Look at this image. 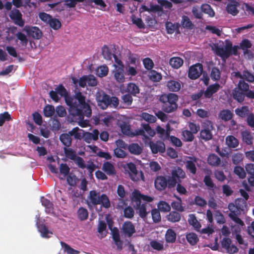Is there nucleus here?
<instances>
[{
	"label": "nucleus",
	"instance_id": "nucleus-1",
	"mask_svg": "<svg viewBox=\"0 0 254 254\" xmlns=\"http://www.w3.org/2000/svg\"><path fill=\"white\" fill-rule=\"evenodd\" d=\"M56 91L61 97H64L66 104L69 107V112L72 116L79 115L82 113L81 108L84 109V114L89 116L91 114V108L89 101L86 102L85 97L80 92H76L73 97L67 96L64 87L59 85L55 89Z\"/></svg>",
	"mask_w": 254,
	"mask_h": 254
},
{
	"label": "nucleus",
	"instance_id": "nucleus-2",
	"mask_svg": "<svg viewBox=\"0 0 254 254\" xmlns=\"http://www.w3.org/2000/svg\"><path fill=\"white\" fill-rule=\"evenodd\" d=\"M131 198L132 202L135 203V209L139 216L142 218L146 217L148 214L146 209V205L144 204H141V200H142L147 202H150L154 200V198L151 196L142 194L138 190H134L132 192Z\"/></svg>",
	"mask_w": 254,
	"mask_h": 254
},
{
	"label": "nucleus",
	"instance_id": "nucleus-3",
	"mask_svg": "<svg viewBox=\"0 0 254 254\" xmlns=\"http://www.w3.org/2000/svg\"><path fill=\"white\" fill-rule=\"evenodd\" d=\"M160 101L163 104L162 109L166 113H170L175 111L178 108V96L174 93L163 94L159 98Z\"/></svg>",
	"mask_w": 254,
	"mask_h": 254
},
{
	"label": "nucleus",
	"instance_id": "nucleus-4",
	"mask_svg": "<svg viewBox=\"0 0 254 254\" xmlns=\"http://www.w3.org/2000/svg\"><path fill=\"white\" fill-rule=\"evenodd\" d=\"M87 203L89 205L92 204L96 205L101 204L102 206L108 208L111 206L110 201L105 194L100 195L99 192L95 190H91L89 192L87 197Z\"/></svg>",
	"mask_w": 254,
	"mask_h": 254
},
{
	"label": "nucleus",
	"instance_id": "nucleus-5",
	"mask_svg": "<svg viewBox=\"0 0 254 254\" xmlns=\"http://www.w3.org/2000/svg\"><path fill=\"white\" fill-rule=\"evenodd\" d=\"M212 50L222 59H227L231 54L232 43L229 40L219 42L212 47Z\"/></svg>",
	"mask_w": 254,
	"mask_h": 254
},
{
	"label": "nucleus",
	"instance_id": "nucleus-6",
	"mask_svg": "<svg viewBox=\"0 0 254 254\" xmlns=\"http://www.w3.org/2000/svg\"><path fill=\"white\" fill-rule=\"evenodd\" d=\"M72 80L75 85L77 86L78 84L82 87H85L86 85L90 86H95L98 83L96 78L93 75H84L79 79L73 77Z\"/></svg>",
	"mask_w": 254,
	"mask_h": 254
},
{
	"label": "nucleus",
	"instance_id": "nucleus-7",
	"mask_svg": "<svg viewBox=\"0 0 254 254\" xmlns=\"http://www.w3.org/2000/svg\"><path fill=\"white\" fill-rule=\"evenodd\" d=\"M172 177L168 180V187H174L177 183H180L181 180L186 178L185 172L180 168H174L172 171Z\"/></svg>",
	"mask_w": 254,
	"mask_h": 254
},
{
	"label": "nucleus",
	"instance_id": "nucleus-8",
	"mask_svg": "<svg viewBox=\"0 0 254 254\" xmlns=\"http://www.w3.org/2000/svg\"><path fill=\"white\" fill-rule=\"evenodd\" d=\"M141 128L135 130L134 135H142L143 140H146L148 137H153L156 134V131L148 124H142Z\"/></svg>",
	"mask_w": 254,
	"mask_h": 254
},
{
	"label": "nucleus",
	"instance_id": "nucleus-9",
	"mask_svg": "<svg viewBox=\"0 0 254 254\" xmlns=\"http://www.w3.org/2000/svg\"><path fill=\"white\" fill-rule=\"evenodd\" d=\"M202 129L200 132V137L205 141L210 140L212 137L211 130L213 129V124L209 121H206L202 124Z\"/></svg>",
	"mask_w": 254,
	"mask_h": 254
},
{
	"label": "nucleus",
	"instance_id": "nucleus-10",
	"mask_svg": "<svg viewBox=\"0 0 254 254\" xmlns=\"http://www.w3.org/2000/svg\"><path fill=\"white\" fill-rule=\"evenodd\" d=\"M95 98L98 106L101 109H105L109 106V96L103 91L99 90L95 94Z\"/></svg>",
	"mask_w": 254,
	"mask_h": 254
},
{
	"label": "nucleus",
	"instance_id": "nucleus-11",
	"mask_svg": "<svg viewBox=\"0 0 254 254\" xmlns=\"http://www.w3.org/2000/svg\"><path fill=\"white\" fill-rule=\"evenodd\" d=\"M127 168L128 169V173L130 178L133 181H138L140 180H144V177L142 171H138L136 170L135 165L132 163H129L127 164Z\"/></svg>",
	"mask_w": 254,
	"mask_h": 254
},
{
	"label": "nucleus",
	"instance_id": "nucleus-12",
	"mask_svg": "<svg viewBox=\"0 0 254 254\" xmlns=\"http://www.w3.org/2000/svg\"><path fill=\"white\" fill-rule=\"evenodd\" d=\"M221 246L225 252L229 254H234L238 252V248L232 244L231 239L224 237L221 241Z\"/></svg>",
	"mask_w": 254,
	"mask_h": 254
},
{
	"label": "nucleus",
	"instance_id": "nucleus-13",
	"mask_svg": "<svg viewBox=\"0 0 254 254\" xmlns=\"http://www.w3.org/2000/svg\"><path fill=\"white\" fill-rule=\"evenodd\" d=\"M228 208L231 212L229 214L231 219L240 226H243L244 225V222L237 216V214L240 212V209L233 203L229 204Z\"/></svg>",
	"mask_w": 254,
	"mask_h": 254
},
{
	"label": "nucleus",
	"instance_id": "nucleus-14",
	"mask_svg": "<svg viewBox=\"0 0 254 254\" xmlns=\"http://www.w3.org/2000/svg\"><path fill=\"white\" fill-rule=\"evenodd\" d=\"M114 69L112 72L114 78L118 83H123L126 81L125 71L123 66H117L116 64H114Z\"/></svg>",
	"mask_w": 254,
	"mask_h": 254
},
{
	"label": "nucleus",
	"instance_id": "nucleus-15",
	"mask_svg": "<svg viewBox=\"0 0 254 254\" xmlns=\"http://www.w3.org/2000/svg\"><path fill=\"white\" fill-rule=\"evenodd\" d=\"M201 161L199 160L195 157H187L185 164L186 166V168L188 169L190 172L193 174H195L196 171V168L195 167V164H197V166L200 165Z\"/></svg>",
	"mask_w": 254,
	"mask_h": 254
},
{
	"label": "nucleus",
	"instance_id": "nucleus-16",
	"mask_svg": "<svg viewBox=\"0 0 254 254\" xmlns=\"http://www.w3.org/2000/svg\"><path fill=\"white\" fill-rule=\"evenodd\" d=\"M202 69V66L200 64L191 66L189 70V77L192 79L197 78L201 75Z\"/></svg>",
	"mask_w": 254,
	"mask_h": 254
},
{
	"label": "nucleus",
	"instance_id": "nucleus-17",
	"mask_svg": "<svg viewBox=\"0 0 254 254\" xmlns=\"http://www.w3.org/2000/svg\"><path fill=\"white\" fill-rule=\"evenodd\" d=\"M149 147L153 154L157 153H164L166 150L165 144L161 141H157L156 142L150 141Z\"/></svg>",
	"mask_w": 254,
	"mask_h": 254
},
{
	"label": "nucleus",
	"instance_id": "nucleus-18",
	"mask_svg": "<svg viewBox=\"0 0 254 254\" xmlns=\"http://www.w3.org/2000/svg\"><path fill=\"white\" fill-rule=\"evenodd\" d=\"M120 89L122 93L128 92L133 95H135L139 92L138 87L133 83L127 84V87L122 84L120 85Z\"/></svg>",
	"mask_w": 254,
	"mask_h": 254
},
{
	"label": "nucleus",
	"instance_id": "nucleus-19",
	"mask_svg": "<svg viewBox=\"0 0 254 254\" xmlns=\"http://www.w3.org/2000/svg\"><path fill=\"white\" fill-rule=\"evenodd\" d=\"M23 31L26 32L29 36L36 39H40L42 35V32L37 27H30L26 26L24 29Z\"/></svg>",
	"mask_w": 254,
	"mask_h": 254
},
{
	"label": "nucleus",
	"instance_id": "nucleus-20",
	"mask_svg": "<svg viewBox=\"0 0 254 254\" xmlns=\"http://www.w3.org/2000/svg\"><path fill=\"white\" fill-rule=\"evenodd\" d=\"M9 17L14 21L15 24L22 27L24 25V21L22 18V14L17 9L12 10L10 14Z\"/></svg>",
	"mask_w": 254,
	"mask_h": 254
},
{
	"label": "nucleus",
	"instance_id": "nucleus-21",
	"mask_svg": "<svg viewBox=\"0 0 254 254\" xmlns=\"http://www.w3.org/2000/svg\"><path fill=\"white\" fill-rule=\"evenodd\" d=\"M123 232L128 237L131 236L135 232V229L133 224L130 221L125 222L122 228Z\"/></svg>",
	"mask_w": 254,
	"mask_h": 254
},
{
	"label": "nucleus",
	"instance_id": "nucleus-22",
	"mask_svg": "<svg viewBox=\"0 0 254 254\" xmlns=\"http://www.w3.org/2000/svg\"><path fill=\"white\" fill-rule=\"evenodd\" d=\"M238 5L239 4L236 1H229L227 4V6L226 7L227 12L232 15H236L239 12V10L238 9Z\"/></svg>",
	"mask_w": 254,
	"mask_h": 254
},
{
	"label": "nucleus",
	"instance_id": "nucleus-23",
	"mask_svg": "<svg viewBox=\"0 0 254 254\" xmlns=\"http://www.w3.org/2000/svg\"><path fill=\"white\" fill-rule=\"evenodd\" d=\"M168 184V180L162 176L158 177L155 181V186L158 190H162L165 189Z\"/></svg>",
	"mask_w": 254,
	"mask_h": 254
},
{
	"label": "nucleus",
	"instance_id": "nucleus-24",
	"mask_svg": "<svg viewBox=\"0 0 254 254\" xmlns=\"http://www.w3.org/2000/svg\"><path fill=\"white\" fill-rule=\"evenodd\" d=\"M220 86L218 83H215L208 86L204 93L206 98H210L213 94L216 93L220 89Z\"/></svg>",
	"mask_w": 254,
	"mask_h": 254
},
{
	"label": "nucleus",
	"instance_id": "nucleus-25",
	"mask_svg": "<svg viewBox=\"0 0 254 254\" xmlns=\"http://www.w3.org/2000/svg\"><path fill=\"white\" fill-rule=\"evenodd\" d=\"M241 228L239 226H233L232 227V235L236 238L237 242L240 245H247L245 241L243 240L242 236L240 234L241 232Z\"/></svg>",
	"mask_w": 254,
	"mask_h": 254
},
{
	"label": "nucleus",
	"instance_id": "nucleus-26",
	"mask_svg": "<svg viewBox=\"0 0 254 254\" xmlns=\"http://www.w3.org/2000/svg\"><path fill=\"white\" fill-rule=\"evenodd\" d=\"M102 169L108 175H114L116 173L114 165L109 162L104 163Z\"/></svg>",
	"mask_w": 254,
	"mask_h": 254
},
{
	"label": "nucleus",
	"instance_id": "nucleus-27",
	"mask_svg": "<svg viewBox=\"0 0 254 254\" xmlns=\"http://www.w3.org/2000/svg\"><path fill=\"white\" fill-rule=\"evenodd\" d=\"M233 74L235 77L245 79L249 82H254V75L247 71H244L243 74L240 72H235Z\"/></svg>",
	"mask_w": 254,
	"mask_h": 254
},
{
	"label": "nucleus",
	"instance_id": "nucleus-28",
	"mask_svg": "<svg viewBox=\"0 0 254 254\" xmlns=\"http://www.w3.org/2000/svg\"><path fill=\"white\" fill-rule=\"evenodd\" d=\"M111 230L113 239L115 243L119 249L122 248V242L120 240V234L118 229L117 228H113Z\"/></svg>",
	"mask_w": 254,
	"mask_h": 254
},
{
	"label": "nucleus",
	"instance_id": "nucleus-29",
	"mask_svg": "<svg viewBox=\"0 0 254 254\" xmlns=\"http://www.w3.org/2000/svg\"><path fill=\"white\" fill-rule=\"evenodd\" d=\"M167 86L170 91L177 92L180 90L181 84L178 81L170 80L167 82Z\"/></svg>",
	"mask_w": 254,
	"mask_h": 254
},
{
	"label": "nucleus",
	"instance_id": "nucleus-30",
	"mask_svg": "<svg viewBox=\"0 0 254 254\" xmlns=\"http://www.w3.org/2000/svg\"><path fill=\"white\" fill-rule=\"evenodd\" d=\"M170 65L174 68H180L184 64V61L180 57H173L170 59Z\"/></svg>",
	"mask_w": 254,
	"mask_h": 254
},
{
	"label": "nucleus",
	"instance_id": "nucleus-31",
	"mask_svg": "<svg viewBox=\"0 0 254 254\" xmlns=\"http://www.w3.org/2000/svg\"><path fill=\"white\" fill-rule=\"evenodd\" d=\"M176 233L172 229H169L165 234V240L167 243H173L176 239Z\"/></svg>",
	"mask_w": 254,
	"mask_h": 254
},
{
	"label": "nucleus",
	"instance_id": "nucleus-32",
	"mask_svg": "<svg viewBox=\"0 0 254 254\" xmlns=\"http://www.w3.org/2000/svg\"><path fill=\"white\" fill-rule=\"evenodd\" d=\"M201 9L203 13L207 14L210 17H214L215 15L214 10L208 4H202L201 5Z\"/></svg>",
	"mask_w": 254,
	"mask_h": 254
},
{
	"label": "nucleus",
	"instance_id": "nucleus-33",
	"mask_svg": "<svg viewBox=\"0 0 254 254\" xmlns=\"http://www.w3.org/2000/svg\"><path fill=\"white\" fill-rule=\"evenodd\" d=\"M101 121L107 127H112L116 123L115 118L112 115H106Z\"/></svg>",
	"mask_w": 254,
	"mask_h": 254
},
{
	"label": "nucleus",
	"instance_id": "nucleus-34",
	"mask_svg": "<svg viewBox=\"0 0 254 254\" xmlns=\"http://www.w3.org/2000/svg\"><path fill=\"white\" fill-rule=\"evenodd\" d=\"M141 120H144L149 123H154L156 121V118L152 115L146 112H142L139 115Z\"/></svg>",
	"mask_w": 254,
	"mask_h": 254
},
{
	"label": "nucleus",
	"instance_id": "nucleus-35",
	"mask_svg": "<svg viewBox=\"0 0 254 254\" xmlns=\"http://www.w3.org/2000/svg\"><path fill=\"white\" fill-rule=\"evenodd\" d=\"M227 145L231 148H236L239 145L238 140L233 135H229L226 138Z\"/></svg>",
	"mask_w": 254,
	"mask_h": 254
},
{
	"label": "nucleus",
	"instance_id": "nucleus-36",
	"mask_svg": "<svg viewBox=\"0 0 254 254\" xmlns=\"http://www.w3.org/2000/svg\"><path fill=\"white\" fill-rule=\"evenodd\" d=\"M188 222L196 230H199L201 227L200 223L198 221L194 214H191L189 215Z\"/></svg>",
	"mask_w": 254,
	"mask_h": 254
},
{
	"label": "nucleus",
	"instance_id": "nucleus-37",
	"mask_svg": "<svg viewBox=\"0 0 254 254\" xmlns=\"http://www.w3.org/2000/svg\"><path fill=\"white\" fill-rule=\"evenodd\" d=\"M108 72L109 68L106 65L100 66L96 69V74L100 77L106 76Z\"/></svg>",
	"mask_w": 254,
	"mask_h": 254
},
{
	"label": "nucleus",
	"instance_id": "nucleus-38",
	"mask_svg": "<svg viewBox=\"0 0 254 254\" xmlns=\"http://www.w3.org/2000/svg\"><path fill=\"white\" fill-rule=\"evenodd\" d=\"M122 132L126 135H130L131 131L130 130V126L128 123L126 121H120L118 123Z\"/></svg>",
	"mask_w": 254,
	"mask_h": 254
},
{
	"label": "nucleus",
	"instance_id": "nucleus-39",
	"mask_svg": "<svg viewBox=\"0 0 254 254\" xmlns=\"http://www.w3.org/2000/svg\"><path fill=\"white\" fill-rule=\"evenodd\" d=\"M181 25L184 28L189 29H192L194 27V25L190 18L185 15L182 16Z\"/></svg>",
	"mask_w": 254,
	"mask_h": 254
},
{
	"label": "nucleus",
	"instance_id": "nucleus-40",
	"mask_svg": "<svg viewBox=\"0 0 254 254\" xmlns=\"http://www.w3.org/2000/svg\"><path fill=\"white\" fill-rule=\"evenodd\" d=\"M233 114L228 110H224L221 111L219 114V117L221 120L227 121L232 118Z\"/></svg>",
	"mask_w": 254,
	"mask_h": 254
},
{
	"label": "nucleus",
	"instance_id": "nucleus-41",
	"mask_svg": "<svg viewBox=\"0 0 254 254\" xmlns=\"http://www.w3.org/2000/svg\"><path fill=\"white\" fill-rule=\"evenodd\" d=\"M128 149L129 152L135 155H138L140 154L142 151V148L137 143H132L130 144Z\"/></svg>",
	"mask_w": 254,
	"mask_h": 254
},
{
	"label": "nucleus",
	"instance_id": "nucleus-42",
	"mask_svg": "<svg viewBox=\"0 0 254 254\" xmlns=\"http://www.w3.org/2000/svg\"><path fill=\"white\" fill-rule=\"evenodd\" d=\"M182 139L184 141L187 142L192 141L194 138L193 133L188 130H184L182 131Z\"/></svg>",
	"mask_w": 254,
	"mask_h": 254
},
{
	"label": "nucleus",
	"instance_id": "nucleus-43",
	"mask_svg": "<svg viewBox=\"0 0 254 254\" xmlns=\"http://www.w3.org/2000/svg\"><path fill=\"white\" fill-rule=\"evenodd\" d=\"M84 131L83 129L79 128L78 127H74L71 131H69V133L71 136H74L75 138L80 139L82 138Z\"/></svg>",
	"mask_w": 254,
	"mask_h": 254
},
{
	"label": "nucleus",
	"instance_id": "nucleus-44",
	"mask_svg": "<svg viewBox=\"0 0 254 254\" xmlns=\"http://www.w3.org/2000/svg\"><path fill=\"white\" fill-rule=\"evenodd\" d=\"M150 245L153 249L157 251L164 250V242L163 241L153 240L150 242Z\"/></svg>",
	"mask_w": 254,
	"mask_h": 254
},
{
	"label": "nucleus",
	"instance_id": "nucleus-45",
	"mask_svg": "<svg viewBox=\"0 0 254 254\" xmlns=\"http://www.w3.org/2000/svg\"><path fill=\"white\" fill-rule=\"evenodd\" d=\"M208 163L212 166H217L220 163V159L215 154H211L208 157Z\"/></svg>",
	"mask_w": 254,
	"mask_h": 254
},
{
	"label": "nucleus",
	"instance_id": "nucleus-46",
	"mask_svg": "<svg viewBox=\"0 0 254 254\" xmlns=\"http://www.w3.org/2000/svg\"><path fill=\"white\" fill-rule=\"evenodd\" d=\"M233 95L234 99L237 100L239 102H242L245 98V95L241 90L238 88H235L233 92Z\"/></svg>",
	"mask_w": 254,
	"mask_h": 254
},
{
	"label": "nucleus",
	"instance_id": "nucleus-47",
	"mask_svg": "<svg viewBox=\"0 0 254 254\" xmlns=\"http://www.w3.org/2000/svg\"><path fill=\"white\" fill-rule=\"evenodd\" d=\"M39 231L43 238H49L53 234L52 232L49 231L45 225H41L38 227Z\"/></svg>",
	"mask_w": 254,
	"mask_h": 254
},
{
	"label": "nucleus",
	"instance_id": "nucleus-48",
	"mask_svg": "<svg viewBox=\"0 0 254 254\" xmlns=\"http://www.w3.org/2000/svg\"><path fill=\"white\" fill-rule=\"evenodd\" d=\"M242 139L247 144H251L253 143V138L251 134L247 131H244L242 132Z\"/></svg>",
	"mask_w": 254,
	"mask_h": 254
},
{
	"label": "nucleus",
	"instance_id": "nucleus-49",
	"mask_svg": "<svg viewBox=\"0 0 254 254\" xmlns=\"http://www.w3.org/2000/svg\"><path fill=\"white\" fill-rule=\"evenodd\" d=\"M158 209L162 212H169L171 210L170 205L164 201H160L157 204Z\"/></svg>",
	"mask_w": 254,
	"mask_h": 254
},
{
	"label": "nucleus",
	"instance_id": "nucleus-50",
	"mask_svg": "<svg viewBox=\"0 0 254 254\" xmlns=\"http://www.w3.org/2000/svg\"><path fill=\"white\" fill-rule=\"evenodd\" d=\"M71 135H70L69 132L68 133L63 134L60 136V139L64 144L68 146L71 143Z\"/></svg>",
	"mask_w": 254,
	"mask_h": 254
},
{
	"label": "nucleus",
	"instance_id": "nucleus-51",
	"mask_svg": "<svg viewBox=\"0 0 254 254\" xmlns=\"http://www.w3.org/2000/svg\"><path fill=\"white\" fill-rule=\"evenodd\" d=\"M249 112V107L248 106H243L238 108L235 110L236 114L241 117H245Z\"/></svg>",
	"mask_w": 254,
	"mask_h": 254
},
{
	"label": "nucleus",
	"instance_id": "nucleus-52",
	"mask_svg": "<svg viewBox=\"0 0 254 254\" xmlns=\"http://www.w3.org/2000/svg\"><path fill=\"white\" fill-rule=\"evenodd\" d=\"M186 238L188 242L192 245L196 244L198 241L197 236L193 233L188 234L186 235Z\"/></svg>",
	"mask_w": 254,
	"mask_h": 254
},
{
	"label": "nucleus",
	"instance_id": "nucleus-53",
	"mask_svg": "<svg viewBox=\"0 0 254 254\" xmlns=\"http://www.w3.org/2000/svg\"><path fill=\"white\" fill-rule=\"evenodd\" d=\"M167 219L173 222H178L181 219V215L179 213L173 211L167 216Z\"/></svg>",
	"mask_w": 254,
	"mask_h": 254
},
{
	"label": "nucleus",
	"instance_id": "nucleus-54",
	"mask_svg": "<svg viewBox=\"0 0 254 254\" xmlns=\"http://www.w3.org/2000/svg\"><path fill=\"white\" fill-rule=\"evenodd\" d=\"M193 15L197 19H202L203 13L202 11L198 6H194L192 8L191 10Z\"/></svg>",
	"mask_w": 254,
	"mask_h": 254
},
{
	"label": "nucleus",
	"instance_id": "nucleus-55",
	"mask_svg": "<svg viewBox=\"0 0 254 254\" xmlns=\"http://www.w3.org/2000/svg\"><path fill=\"white\" fill-rule=\"evenodd\" d=\"M41 202L42 205L46 207L47 212H48V213L52 212L53 204L48 199L45 197H42Z\"/></svg>",
	"mask_w": 254,
	"mask_h": 254
},
{
	"label": "nucleus",
	"instance_id": "nucleus-56",
	"mask_svg": "<svg viewBox=\"0 0 254 254\" xmlns=\"http://www.w3.org/2000/svg\"><path fill=\"white\" fill-rule=\"evenodd\" d=\"M55 112V109L53 106L47 105L44 109V115L47 117H52Z\"/></svg>",
	"mask_w": 254,
	"mask_h": 254
},
{
	"label": "nucleus",
	"instance_id": "nucleus-57",
	"mask_svg": "<svg viewBox=\"0 0 254 254\" xmlns=\"http://www.w3.org/2000/svg\"><path fill=\"white\" fill-rule=\"evenodd\" d=\"M132 23L136 25L139 28H144L145 25L141 18L132 15L131 17Z\"/></svg>",
	"mask_w": 254,
	"mask_h": 254
},
{
	"label": "nucleus",
	"instance_id": "nucleus-58",
	"mask_svg": "<svg viewBox=\"0 0 254 254\" xmlns=\"http://www.w3.org/2000/svg\"><path fill=\"white\" fill-rule=\"evenodd\" d=\"M221 72L218 68L214 67L212 69L210 73L211 79L214 81L218 80L220 78Z\"/></svg>",
	"mask_w": 254,
	"mask_h": 254
},
{
	"label": "nucleus",
	"instance_id": "nucleus-59",
	"mask_svg": "<svg viewBox=\"0 0 254 254\" xmlns=\"http://www.w3.org/2000/svg\"><path fill=\"white\" fill-rule=\"evenodd\" d=\"M156 131L157 133L159 135V137L163 140L169 138L168 135H167V133L165 129L160 126H157L156 127Z\"/></svg>",
	"mask_w": 254,
	"mask_h": 254
},
{
	"label": "nucleus",
	"instance_id": "nucleus-60",
	"mask_svg": "<svg viewBox=\"0 0 254 254\" xmlns=\"http://www.w3.org/2000/svg\"><path fill=\"white\" fill-rule=\"evenodd\" d=\"M234 172L240 178L244 179L246 176L245 171L242 167L236 166L234 168Z\"/></svg>",
	"mask_w": 254,
	"mask_h": 254
},
{
	"label": "nucleus",
	"instance_id": "nucleus-61",
	"mask_svg": "<svg viewBox=\"0 0 254 254\" xmlns=\"http://www.w3.org/2000/svg\"><path fill=\"white\" fill-rule=\"evenodd\" d=\"M61 244L62 247L64 249V251L65 252H66L67 254H79V252L78 251L73 249L72 248H71L69 246H68L66 244H65L64 242H62L61 243Z\"/></svg>",
	"mask_w": 254,
	"mask_h": 254
},
{
	"label": "nucleus",
	"instance_id": "nucleus-62",
	"mask_svg": "<svg viewBox=\"0 0 254 254\" xmlns=\"http://www.w3.org/2000/svg\"><path fill=\"white\" fill-rule=\"evenodd\" d=\"M149 76L150 79L153 81H159L162 78L161 75L155 70L151 71L149 73Z\"/></svg>",
	"mask_w": 254,
	"mask_h": 254
},
{
	"label": "nucleus",
	"instance_id": "nucleus-63",
	"mask_svg": "<svg viewBox=\"0 0 254 254\" xmlns=\"http://www.w3.org/2000/svg\"><path fill=\"white\" fill-rule=\"evenodd\" d=\"M17 39L20 41L22 46H26L28 43V40L27 36L21 32H18L16 35Z\"/></svg>",
	"mask_w": 254,
	"mask_h": 254
},
{
	"label": "nucleus",
	"instance_id": "nucleus-64",
	"mask_svg": "<svg viewBox=\"0 0 254 254\" xmlns=\"http://www.w3.org/2000/svg\"><path fill=\"white\" fill-rule=\"evenodd\" d=\"M214 217L217 222L219 224H223L226 222V220L224 216L219 211H215L214 213Z\"/></svg>",
	"mask_w": 254,
	"mask_h": 254
}]
</instances>
